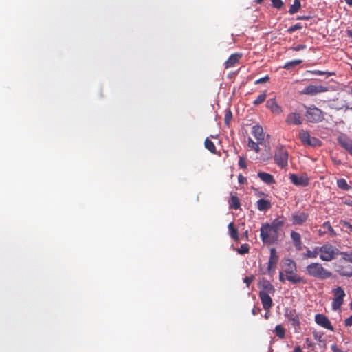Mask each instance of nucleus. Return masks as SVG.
I'll use <instances>...</instances> for the list:
<instances>
[{"label":"nucleus","mask_w":352,"mask_h":352,"mask_svg":"<svg viewBox=\"0 0 352 352\" xmlns=\"http://www.w3.org/2000/svg\"><path fill=\"white\" fill-rule=\"evenodd\" d=\"M289 179L296 186H307L309 184V179L305 176H299L296 174H290Z\"/></svg>","instance_id":"a211bd4d"},{"label":"nucleus","mask_w":352,"mask_h":352,"mask_svg":"<svg viewBox=\"0 0 352 352\" xmlns=\"http://www.w3.org/2000/svg\"><path fill=\"white\" fill-rule=\"evenodd\" d=\"M250 247L248 244H243L240 248L236 249V252L241 255L248 253Z\"/></svg>","instance_id":"e433bc0d"},{"label":"nucleus","mask_w":352,"mask_h":352,"mask_svg":"<svg viewBox=\"0 0 352 352\" xmlns=\"http://www.w3.org/2000/svg\"><path fill=\"white\" fill-rule=\"evenodd\" d=\"M301 2L300 0H294L292 5L290 6L289 9V14L292 15L298 12L301 8Z\"/></svg>","instance_id":"c756f323"},{"label":"nucleus","mask_w":352,"mask_h":352,"mask_svg":"<svg viewBox=\"0 0 352 352\" xmlns=\"http://www.w3.org/2000/svg\"><path fill=\"white\" fill-rule=\"evenodd\" d=\"M322 227L323 230L320 229L318 230L319 236H322L324 235L327 232H329L332 236H335L336 235V233L333 228L331 227L329 221L323 223Z\"/></svg>","instance_id":"5701e85b"},{"label":"nucleus","mask_w":352,"mask_h":352,"mask_svg":"<svg viewBox=\"0 0 352 352\" xmlns=\"http://www.w3.org/2000/svg\"><path fill=\"white\" fill-rule=\"evenodd\" d=\"M286 279L294 284L305 283L303 278L296 274L295 272L287 274Z\"/></svg>","instance_id":"a878e982"},{"label":"nucleus","mask_w":352,"mask_h":352,"mask_svg":"<svg viewBox=\"0 0 352 352\" xmlns=\"http://www.w3.org/2000/svg\"><path fill=\"white\" fill-rule=\"evenodd\" d=\"M257 208L260 211H265L271 208V203L266 199H259L256 203Z\"/></svg>","instance_id":"cd10ccee"},{"label":"nucleus","mask_w":352,"mask_h":352,"mask_svg":"<svg viewBox=\"0 0 352 352\" xmlns=\"http://www.w3.org/2000/svg\"><path fill=\"white\" fill-rule=\"evenodd\" d=\"M245 235L246 236V237H248V231H245Z\"/></svg>","instance_id":"680f3d73"},{"label":"nucleus","mask_w":352,"mask_h":352,"mask_svg":"<svg viewBox=\"0 0 352 352\" xmlns=\"http://www.w3.org/2000/svg\"><path fill=\"white\" fill-rule=\"evenodd\" d=\"M342 256H343V258L345 260H346L349 262H350L351 263H352V250L351 252H342Z\"/></svg>","instance_id":"37998d69"},{"label":"nucleus","mask_w":352,"mask_h":352,"mask_svg":"<svg viewBox=\"0 0 352 352\" xmlns=\"http://www.w3.org/2000/svg\"><path fill=\"white\" fill-rule=\"evenodd\" d=\"M285 317L294 328L295 333H300L301 331L300 317L295 309H286Z\"/></svg>","instance_id":"1a4fd4ad"},{"label":"nucleus","mask_w":352,"mask_h":352,"mask_svg":"<svg viewBox=\"0 0 352 352\" xmlns=\"http://www.w3.org/2000/svg\"><path fill=\"white\" fill-rule=\"evenodd\" d=\"M284 221L275 219L272 224L267 223L262 224L260 236L264 243H272L278 239V231L283 226Z\"/></svg>","instance_id":"f257e3e1"},{"label":"nucleus","mask_w":352,"mask_h":352,"mask_svg":"<svg viewBox=\"0 0 352 352\" xmlns=\"http://www.w3.org/2000/svg\"><path fill=\"white\" fill-rule=\"evenodd\" d=\"M305 116L308 122L319 123L324 120V113L315 105L305 107Z\"/></svg>","instance_id":"20e7f679"},{"label":"nucleus","mask_w":352,"mask_h":352,"mask_svg":"<svg viewBox=\"0 0 352 352\" xmlns=\"http://www.w3.org/2000/svg\"><path fill=\"white\" fill-rule=\"evenodd\" d=\"M253 280H254L253 276H246L243 279V282L246 284L247 287H248L250 286V285L251 284V283L253 281Z\"/></svg>","instance_id":"de8ad7c7"},{"label":"nucleus","mask_w":352,"mask_h":352,"mask_svg":"<svg viewBox=\"0 0 352 352\" xmlns=\"http://www.w3.org/2000/svg\"><path fill=\"white\" fill-rule=\"evenodd\" d=\"M263 1V0H256V2L258 4H261L262 2Z\"/></svg>","instance_id":"bf43d9fd"},{"label":"nucleus","mask_w":352,"mask_h":352,"mask_svg":"<svg viewBox=\"0 0 352 352\" xmlns=\"http://www.w3.org/2000/svg\"><path fill=\"white\" fill-rule=\"evenodd\" d=\"M337 185L339 188H340L341 190H343L347 191V190L351 189V186H350L347 184L346 179H343V178H340L337 180Z\"/></svg>","instance_id":"7c9ffc66"},{"label":"nucleus","mask_w":352,"mask_h":352,"mask_svg":"<svg viewBox=\"0 0 352 352\" xmlns=\"http://www.w3.org/2000/svg\"><path fill=\"white\" fill-rule=\"evenodd\" d=\"M293 352H302V349L300 346H296Z\"/></svg>","instance_id":"6e6d98bb"},{"label":"nucleus","mask_w":352,"mask_h":352,"mask_svg":"<svg viewBox=\"0 0 352 352\" xmlns=\"http://www.w3.org/2000/svg\"><path fill=\"white\" fill-rule=\"evenodd\" d=\"M283 273H284L283 271L279 272V280L280 282H283V283H284L286 279V278L284 277Z\"/></svg>","instance_id":"5fc2aeb1"},{"label":"nucleus","mask_w":352,"mask_h":352,"mask_svg":"<svg viewBox=\"0 0 352 352\" xmlns=\"http://www.w3.org/2000/svg\"><path fill=\"white\" fill-rule=\"evenodd\" d=\"M272 5L274 8L280 10L284 6V3L282 0H271Z\"/></svg>","instance_id":"ea45409f"},{"label":"nucleus","mask_w":352,"mask_h":352,"mask_svg":"<svg viewBox=\"0 0 352 352\" xmlns=\"http://www.w3.org/2000/svg\"><path fill=\"white\" fill-rule=\"evenodd\" d=\"M333 268L340 276L352 277V263L345 260L343 256L333 263Z\"/></svg>","instance_id":"39448f33"},{"label":"nucleus","mask_w":352,"mask_h":352,"mask_svg":"<svg viewBox=\"0 0 352 352\" xmlns=\"http://www.w3.org/2000/svg\"><path fill=\"white\" fill-rule=\"evenodd\" d=\"M261 311V309L260 307H254L252 309V314L254 316L258 314Z\"/></svg>","instance_id":"8fccbe9b"},{"label":"nucleus","mask_w":352,"mask_h":352,"mask_svg":"<svg viewBox=\"0 0 352 352\" xmlns=\"http://www.w3.org/2000/svg\"><path fill=\"white\" fill-rule=\"evenodd\" d=\"M315 321L322 327L331 331H333V327L331 325L330 320L326 316L321 314H318L315 316Z\"/></svg>","instance_id":"4468645a"},{"label":"nucleus","mask_w":352,"mask_h":352,"mask_svg":"<svg viewBox=\"0 0 352 352\" xmlns=\"http://www.w3.org/2000/svg\"><path fill=\"white\" fill-rule=\"evenodd\" d=\"M298 138L304 146L311 147H319L322 145V142L315 137H311L309 133L304 129L299 131Z\"/></svg>","instance_id":"423d86ee"},{"label":"nucleus","mask_w":352,"mask_h":352,"mask_svg":"<svg viewBox=\"0 0 352 352\" xmlns=\"http://www.w3.org/2000/svg\"><path fill=\"white\" fill-rule=\"evenodd\" d=\"M266 96L267 95L265 93H262L259 94L256 99L253 102V104L254 105H259L262 104L265 100Z\"/></svg>","instance_id":"4c0bfd02"},{"label":"nucleus","mask_w":352,"mask_h":352,"mask_svg":"<svg viewBox=\"0 0 352 352\" xmlns=\"http://www.w3.org/2000/svg\"><path fill=\"white\" fill-rule=\"evenodd\" d=\"M238 182L239 184H244L246 182V178L242 175H239L238 177Z\"/></svg>","instance_id":"864d4df0"},{"label":"nucleus","mask_w":352,"mask_h":352,"mask_svg":"<svg viewBox=\"0 0 352 352\" xmlns=\"http://www.w3.org/2000/svg\"><path fill=\"white\" fill-rule=\"evenodd\" d=\"M274 333L277 337L283 339L285 336V329L282 324H278L274 329Z\"/></svg>","instance_id":"2f4dec72"},{"label":"nucleus","mask_w":352,"mask_h":352,"mask_svg":"<svg viewBox=\"0 0 352 352\" xmlns=\"http://www.w3.org/2000/svg\"><path fill=\"white\" fill-rule=\"evenodd\" d=\"M259 145H261V144H258V142H255L252 140V139L251 138H248V147L250 149L254 151L256 153H258L260 151Z\"/></svg>","instance_id":"f704fd0d"},{"label":"nucleus","mask_w":352,"mask_h":352,"mask_svg":"<svg viewBox=\"0 0 352 352\" xmlns=\"http://www.w3.org/2000/svg\"><path fill=\"white\" fill-rule=\"evenodd\" d=\"M258 177L267 184H272L275 183L274 177L270 173L259 172L258 173Z\"/></svg>","instance_id":"393cba45"},{"label":"nucleus","mask_w":352,"mask_h":352,"mask_svg":"<svg viewBox=\"0 0 352 352\" xmlns=\"http://www.w3.org/2000/svg\"><path fill=\"white\" fill-rule=\"evenodd\" d=\"M285 122L288 125H300L302 123V118L296 112H292L287 116Z\"/></svg>","instance_id":"dca6fc26"},{"label":"nucleus","mask_w":352,"mask_h":352,"mask_svg":"<svg viewBox=\"0 0 352 352\" xmlns=\"http://www.w3.org/2000/svg\"><path fill=\"white\" fill-rule=\"evenodd\" d=\"M278 256L274 248L270 249V256L267 263V272L270 276H273L278 261Z\"/></svg>","instance_id":"9d476101"},{"label":"nucleus","mask_w":352,"mask_h":352,"mask_svg":"<svg viewBox=\"0 0 352 352\" xmlns=\"http://www.w3.org/2000/svg\"><path fill=\"white\" fill-rule=\"evenodd\" d=\"M265 317L266 319H268V314H265Z\"/></svg>","instance_id":"052dcab7"},{"label":"nucleus","mask_w":352,"mask_h":352,"mask_svg":"<svg viewBox=\"0 0 352 352\" xmlns=\"http://www.w3.org/2000/svg\"><path fill=\"white\" fill-rule=\"evenodd\" d=\"M270 295V294H265L263 292H259L258 294L263 309L266 311H270L273 305V301Z\"/></svg>","instance_id":"f3484780"},{"label":"nucleus","mask_w":352,"mask_h":352,"mask_svg":"<svg viewBox=\"0 0 352 352\" xmlns=\"http://www.w3.org/2000/svg\"><path fill=\"white\" fill-rule=\"evenodd\" d=\"M205 148L210 151L212 153H216V146L214 144L207 138L204 142Z\"/></svg>","instance_id":"72a5a7b5"},{"label":"nucleus","mask_w":352,"mask_h":352,"mask_svg":"<svg viewBox=\"0 0 352 352\" xmlns=\"http://www.w3.org/2000/svg\"><path fill=\"white\" fill-rule=\"evenodd\" d=\"M258 286L260 289L259 292H263L265 294H270L272 295H274L275 293L276 289L273 285L264 278L259 281Z\"/></svg>","instance_id":"ddd939ff"},{"label":"nucleus","mask_w":352,"mask_h":352,"mask_svg":"<svg viewBox=\"0 0 352 352\" xmlns=\"http://www.w3.org/2000/svg\"><path fill=\"white\" fill-rule=\"evenodd\" d=\"M351 70H352V66H351Z\"/></svg>","instance_id":"0e129e2a"},{"label":"nucleus","mask_w":352,"mask_h":352,"mask_svg":"<svg viewBox=\"0 0 352 352\" xmlns=\"http://www.w3.org/2000/svg\"><path fill=\"white\" fill-rule=\"evenodd\" d=\"M302 62V60L296 59L289 62H287L284 65L283 68L287 70L292 69L293 67L300 65Z\"/></svg>","instance_id":"473e14b6"},{"label":"nucleus","mask_w":352,"mask_h":352,"mask_svg":"<svg viewBox=\"0 0 352 352\" xmlns=\"http://www.w3.org/2000/svg\"><path fill=\"white\" fill-rule=\"evenodd\" d=\"M338 144L345 150L348 151L352 146V140L348 138L346 135H340L338 138Z\"/></svg>","instance_id":"b1692460"},{"label":"nucleus","mask_w":352,"mask_h":352,"mask_svg":"<svg viewBox=\"0 0 352 352\" xmlns=\"http://www.w3.org/2000/svg\"><path fill=\"white\" fill-rule=\"evenodd\" d=\"M266 107L272 113L278 115L282 113V107L278 105L275 98L269 99L266 102Z\"/></svg>","instance_id":"aec40b11"},{"label":"nucleus","mask_w":352,"mask_h":352,"mask_svg":"<svg viewBox=\"0 0 352 352\" xmlns=\"http://www.w3.org/2000/svg\"><path fill=\"white\" fill-rule=\"evenodd\" d=\"M239 166L241 168H247V163H246V161L244 158H243L242 157H239Z\"/></svg>","instance_id":"c03bdc74"},{"label":"nucleus","mask_w":352,"mask_h":352,"mask_svg":"<svg viewBox=\"0 0 352 352\" xmlns=\"http://www.w3.org/2000/svg\"><path fill=\"white\" fill-rule=\"evenodd\" d=\"M228 229L230 232V236L234 240H238V230L234 227V223L232 222L230 223L228 225Z\"/></svg>","instance_id":"c9c22d12"},{"label":"nucleus","mask_w":352,"mask_h":352,"mask_svg":"<svg viewBox=\"0 0 352 352\" xmlns=\"http://www.w3.org/2000/svg\"><path fill=\"white\" fill-rule=\"evenodd\" d=\"M308 214L303 212H298L292 214L291 221L293 226H302L308 219Z\"/></svg>","instance_id":"f8f14e48"},{"label":"nucleus","mask_w":352,"mask_h":352,"mask_svg":"<svg viewBox=\"0 0 352 352\" xmlns=\"http://www.w3.org/2000/svg\"><path fill=\"white\" fill-rule=\"evenodd\" d=\"M290 236H291L293 245L295 247L296 250L297 251L302 250V243L300 234L296 231H292L291 234H290Z\"/></svg>","instance_id":"412c9836"},{"label":"nucleus","mask_w":352,"mask_h":352,"mask_svg":"<svg viewBox=\"0 0 352 352\" xmlns=\"http://www.w3.org/2000/svg\"><path fill=\"white\" fill-rule=\"evenodd\" d=\"M283 271L287 274L296 271V264L291 258H285L283 261Z\"/></svg>","instance_id":"6ab92c4d"},{"label":"nucleus","mask_w":352,"mask_h":352,"mask_svg":"<svg viewBox=\"0 0 352 352\" xmlns=\"http://www.w3.org/2000/svg\"><path fill=\"white\" fill-rule=\"evenodd\" d=\"M241 56L242 54L239 53L231 54L229 58L224 63L225 68L228 69L234 67L235 64L239 61Z\"/></svg>","instance_id":"4be33fe9"},{"label":"nucleus","mask_w":352,"mask_h":352,"mask_svg":"<svg viewBox=\"0 0 352 352\" xmlns=\"http://www.w3.org/2000/svg\"><path fill=\"white\" fill-rule=\"evenodd\" d=\"M320 247L316 246L312 250H307L306 253L304 254V258H316L320 254Z\"/></svg>","instance_id":"c85d7f7f"},{"label":"nucleus","mask_w":352,"mask_h":352,"mask_svg":"<svg viewBox=\"0 0 352 352\" xmlns=\"http://www.w3.org/2000/svg\"><path fill=\"white\" fill-rule=\"evenodd\" d=\"M306 272L310 276L319 280H324L332 276V273L320 263H311L306 267Z\"/></svg>","instance_id":"f03ea898"},{"label":"nucleus","mask_w":352,"mask_h":352,"mask_svg":"<svg viewBox=\"0 0 352 352\" xmlns=\"http://www.w3.org/2000/svg\"><path fill=\"white\" fill-rule=\"evenodd\" d=\"M333 298L331 302L332 309L334 311L339 310L344 302V298L346 294L344 290L341 287H337L332 290Z\"/></svg>","instance_id":"6e6552de"},{"label":"nucleus","mask_w":352,"mask_h":352,"mask_svg":"<svg viewBox=\"0 0 352 352\" xmlns=\"http://www.w3.org/2000/svg\"><path fill=\"white\" fill-rule=\"evenodd\" d=\"M288 151L283 146H277L274 153V161L280 168H285L288 164Z\"/></svg>","instance_id":"0eeeda50"},{"label":"nucleus","mask_w":352,"mask_h":352,"mask_svg":"<svg viewBox=\"0 0 352 352\" xmlns=\"http://www.w3.org/2000/svg\"><path fill=\"white\" fill-rule=\"evenodd\" d=\"M307 47L306 45H302V44H300V45H297L296 46H294L292 47V50L293 51H300V50H304Z\"/></svg>","instance_id":"49530a36"},{"label":"nucleus","mask_w":352,"mask_h":352,"mask_svg":"<svg viewBox=\"0 0 352 352\" xmlns=\"http://www.w3.org/2000/svg\"><path fill=\"white\" fill-rule=\"evenodd\" d=\"M351 94L352 95V89H351Z\"/></svg>","instance_id":"e2e57ef3"},{"label":"nucleus","mask_w":352,"mask_h":352,"mask_svg":"<svg viewBox=\"0 0 352 352\" xmlns=\"http://www.w3.org/2000/svg\"><path fill=\"white\" fill-rule=\"evenodd\" d=\"M302 28V25L300 23H298L295 24L294 25L289 27L287 30V32L289 33H292L294 31L301 30Z\"/></svg>","instance_id":"79ce46f5"},{"label":"nucleus","mask_w":352,"mask_h":352,"mask_svg":"<svg viewBox=\"0 0 352 352\" xmlns=\"http://www.w3.org/2000/svg\"><path fill=\"white\" fill-rule=\"evenodd\" d=\"M346 326H352V315L344 320Z\"/></svg>","instance_id":"3c124183"},{"label":"nucleus","mask_w":352,"mask_h":352,"mask_svg":"<svg viewBox=\"0 0 352 352\" xmlns=\"http://www.w3.org/2000/svg\"><path fill=\"white\" fill-rule=\"evenodd\" d=\"M307 72L311 73V74H315V75H318V76H322V75H324V74H327V76H332L333 74H334L333 73H331V72H324V71H320V70H309V71H307Z\"/></svg>","instance_id":"58836bf2"},{"label":"nucleus","mask_w":352,"mask_h":352,"mask_svg":"<svg viewBox=\"0 0 352 352\" xmlns=\"http://www.w3.org/2000/svg\"><path fill=\"white\" fill-rule=\"evenodd\" d=\"M328 91L329 89L327 87H324L321 85H309L302 91V94L314 96L317 94L326 92Z\"/></svg>","instance_id":"9b49d317"},{"label":"nucleus","mask_w":352,"mask_h":352,"mask_svg":"<svg viewBox=\"0 0 352 352\" xmlns=\"http://www.w3.org/2000/svg\"><path fill=\"white\" fill-rule=\"evenodd\" d=\"M270 80V77L268 75H266L265 76L255 81V84H261L268 82Z\"/></svg>","instance_id":"a18cd8bd"},{"label":"nucleus","mask_w":352,"mask_h":352,"mask_svg":"<svg viewBox=\"0 0 352 352\" xmlns=\"http://www.w3.org/2000/svg\"><path fill=\"white\" fill-rule=\"evenodd\" d=\"M346 3L348 4L349 6H352V0H344Z\"/></svg>","instance_id":"4d7b16f0"},{"label":"nucleus","mask_w":352,"mask_h":352,"mask_svg":"<svg viewBox=\"0 0 352 352\" xmlns=\"http://www.w3.org/2000/svg\"><path fill=\"white\" fill-rule=\"evenodd\" d=\"M228 204L230 209L237 210L239 209L241 206L239 199L236 195H231Z\"/></svg>","instance_id":"bb28decb"},{"label":"nucleus","mask_w":352,"mask_h":352,"mask_svg":"<svg viewBox=\"0 0 352 352\" xmlns=\"http://www.w3.org/2000/svg\"><path fill=\"white\" fill-rule=\"evenodd\" d=\"M321 337H322L321 336L315 335V339L318 340V341H320Z\"/></svg>","instance_id":"13d9d810"},{"label":"nucleus","mask_w":352,"mask_h":352,"mask_svg":"<svg viewBox=\"0 0 352 352\" xmlns=\"http://www.w3.org/2000/svg\"><path fill=\"white\" fill-rule=\"evenodd\" d=\"M310 19H311L310 15H302L296 17V20H309Z\"/></svg>","instance_id":"09e8293b"},{"label":"nucleus","mask_w":352,"mask_h":352,"mask_svg":"<svg viewBox=\"0 0 352 352\" xmlns=\"http://www.w3.org/2000/svg\"><path fill=\"white\" fill-rule=\"evenodd\" d=\"M320 258L323 261H331L338 256H342L343 252L330 243H324L320 247Z\"/></svg>","instance_id":"7ed1b4c3"},{"label":"nucleus","mask_w":352,"mask_h":352,"mask_svg":"<svg viewBox=\"0 0 352 352\" xmlns=\"http://www.w3.org/2000/svg\"><path fill=\"white\" fill-rule=\"evenodd\" d=\"M331 349L333 352H344L336 344H333Z\"/></svg>","instance_id":"603ef678"},{"label":"nucleus","mask_w":352,"mask_h":352,"mask_svg":"<svg viewBox=\"0 0 352 352\" xmlns=\"http://www.w3.org/2000/svg\"><path fill=\"white\" fill-rule=\"evenodd\" d=\"M232 112L230 110L226 111V114H225L224 121H225V124L227 126L229 125L230 122L232 120Z\"/></svg>","instance_id":"a19ab883"},{"label":"nucleus","mask_w":352,"mask_h":352,"mask_svg":"<svg viewBox=\"0 0 352 352\" xmlns=\"http://www.w3.org/2000/svg\"><path fill=\"white\" fill-rule=\"evenodd\" d=\"M252 134L256 138V141L261 145H263L265 140V133L263 129L260 125H254L252 128Z\"/></svg>","instance_id":"2eb2a0df"}]
</instances>
